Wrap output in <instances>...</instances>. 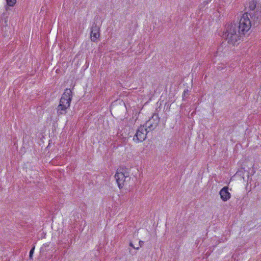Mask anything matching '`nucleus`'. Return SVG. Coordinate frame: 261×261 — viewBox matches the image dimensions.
Listing matches in <instances>:
<instances>
[{
	"instance_id": "11",
	"label": "nucleus",
	"mask_w": 261,
	"mask_h": 261,
	"mask_svg": "<svg viewBox=\"0 0 261 261\" xmlns=\"http://www.w3.org/2000/svg\"><path fill=\"white\" fill-rule=\"evenodd\" d=\"M67 99H65V98L61 97L60 101V102H61V103H63V102H65V105H67V106H70L71 99H70V98H68V100Z\"/></svg>"
},
{
	"instance_id": "1",
	"label": "nucleus",
	"mask_w": 261,
	"mask_h": 261,
	"mask_svg": "<svg viewBox=\"0 0 261 261\" xmlns=\"http://www.w3.org/2000/svg\"><path fill=\"white\" fill-rule=\"evenodd\" d=\"M251 21L248 16V13H244L239 23L228 24L223 34L228 43L234 45L239 40L248 33L251 27Z\"/></svg>"
},
{
	"instance_id": "8",
	"label": "nucleus",
	"mask_w": 261,
	"mask_h": 261,
	"mask_svg": "<svg viewBox=\"0 0 261 261\" xmlns=\"http://www.w3.org/2000/svg\"><path fill=\"white\" fill-rule=\"evenodd\" d=\"M70 106H67V105H65V102H63V103H61V102L60 101V103L57 108L58 115L60 116L61 115L65 114L67 112V109Z\"/></svg>"
},
{
	"instance_id": "3",
	"label": "nucleus",
	"mask_w": 261,
	"mask_h": 261,
	"mask_svg": "<svg viewBox=\"0 0 261 261\" xmlns=\"http://www.w3.org/2000/svg\"><path fill=\"white\" fill-rule=\"evenodd\" d=\"M160 121V118L158 114L154 113L151 118L146 122L144 125L149 130L151 131L154 130L158 126Z\"/></svg>"
},
{
	"instance_id": "5",
	"label": "nucleus",
	"mask_w": 261,
	"mask_h": 261,
	"mask_svg": "<svg viewBox=\"0 0 261 261\" xmlns=\"http://www.w3.org/2000/svg\"><path fill=\"white\" fill-rule=\"evenodd\" d=\"M129 175L127 172H117L115 175L117 183L119 189L123 188L124 182L126 181V179H130Z\"/></svg>"
},
{
	"instance_id": "2",
	"label": "nucleus",
	"mask_w": 261,
	"mask_h": 261,
	"mask_svg": "<svg viewBox=\"0 0 261 261\" xmlns=\"http://www.w3.org/2000/svg\"><path fill=\"white\" fill-rule=\"evenodd\" d=\"M248 15L253 27H255L259 24L261 21V10L259 8H257L255 11L248 13Z\"/></svg>"
},
{
	"instance_id": "10",
	"label": "nucleus",
	"mask_w": 261,
	"mask_h": 261,
	"mask_svg": "<svg viewBox=\"0 0 261 261\" xmlns=\"http://www.w3.org/2000/svg\"><path fill=\"white\" fill-rule=\"evenodd\" d=\"M257 5V1L255 0H251L249 2V7L250 9V12H254L255 11V9L257 8H259L258 7L256 6Z\"/></svg>"
},
{
	"instance_id": "4",
	"label": "nucleus",
	"mask_w": 261,
	"mask_h": 261,
	"mask_svg": "<svg viewBox=\"0 0 261 261\" xmlns=\"http://www.w3.org/2000/svg\"><path fill=\"white\" fill-rule=\"evenodd\" d=\"M149 131L144 125L140 126L137 129L133 140L138 142L143 141L146 139L147 134Z\"/></svg>"
},
{
	"instance_id": "12",
	"label": "nucleus",
	"mask_w": 261,
	"mask_h": 261,
	"mask_svg": "<svg viewBox=\"0 0 261 261\" xmlns=\"http://www.w3.org/2000/svg\"><path fill=\"white\" fill-rule=\"evenodd\" d=\"M16 2V0H7V5L10 7H13Z\"/></svg>"
},
{
	"instance_id": "13",
	"label": "nucleus",
	"mask_w": 261,
	"mask_h": 261,
	"mask_svg": "<svg viewBox=\"0 0 261 261\" xmlns=\"http://www.w3.org/2000/svg\"><path fill=\"white\" fill-rule=\"evenodd\" d=\"M189 95V90L188 89H185L182 93V99L185 100Z\"/></svg>"
},
{
	"instance_id": "9",
	"label": "nucleus",
	"mask_w": 261,
	"mask_h": 261,
	"mask_svg": "<svg viewBox=\"0 0 261 261\" xmlns=\"http://www.w3.org/2000/svg\"><path fill=\"white\" fill-rule=\"evenodd\" d=\"M61 97L65 98V99H68V98H70V99H71V100L72 98V92L71 90L70 89L66 88L64 92L62 94Z\"/></svg>"
},
{
	"instance_id": "14",
	"label": "nucleus",
	"mask_w": 261,
	"mask_h": 261,
	"mask_svg": "<svg viewBox=\"0 0 261 261\" xmlns=\"http://www.w3.org/2000/svg\"><path fill=\"white\" fill-rule=\"evenodd\" d=\"M35 248V247L34 245L33 246V247L32 248V249H31L30 251L29 257H30V259H32V257H33V253H34V252Z\"/></svg>"
},
{
	"instance_id": "7",
	"label": "nucleus",
	"mask_w": 261,
	"mask_h": 261,
	"mask_svg": "<svg viewBox=\"0 0 261 261\" xmlns=\"http://www.w3.org/2000/svg\"><path fill=\"white\" fill-rule=\"evenodd\" d=\"M219 194L221 198L223 201H226L230 198L231 194L228 192V187L227 186L224 187L220 191Z\"/></svg>"
},
{
	"instance_id": "6",
	"label": "nucleus",
	"mask_w": 261,
	"mask_h": 261,
	"mask_svg": "<svg viewBox=\"0 0 261 261\" xmlns=\"http://www.w3.org/2000/svg\"><path fill=\"white\" fill-rule=\"evenodd\" d=\"M99 27L96 23L93 24L90 31V37L92 41L96 42L99 38Z\"/></svg>"
},
{
	"instance_id": "16",
	"label": "nucleus",
	"mask_w": 261,
	"mask_h": 261,
	"mask_svg": "<svg viewBox=\"0 0 261 261\" xmlns=\"http://www.w3.org/2000/svg\"><path fill=\"white\" fill-rule=\"evenodd\" d=\"M142 243H143V242H142V241H140V242H139V244H140V247L141 246V244H142Z\"/></svg>"
},
{
	"instance_id": "15",
	"label": "nucleus",
	"mask_w": 261,
	"mask_h": 261,
	"mask_svg": "<svg viewBox=\"0 0 261 261\" xmlns=\"http://www.w3.org/2000/svg\"><path fill=\"white\" fill-rule=\"evenodd\" d=\"M129 245H130V246H132V247H133L134 248L136 249H139V247H134V246H133V245L132 243H129Z\"/></svg>"
}]
</instances>
